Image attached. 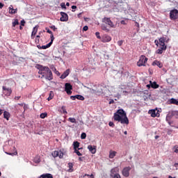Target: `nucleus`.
Listing matches in <instances>:
<instances>
[{
  "label": "nucleus",
  "mask_w": 178,
  "mask_h": 178,
  "mask_svg": "<svg viewBox=\"0 0 178 178\" xmlns=\"http://www.w3.org/2000/svg\"><path fill=\"white\" fill-rule=\"evenodd\" d=\"M161 47L159 48L160 49H161V51L163 52V51H166V45L165 44H163V45H160Z\"/></svg>",
  "instance_id": "f704fd0d"
},
{
  "label": "nucleus",
  "mask_w": 178,
  "mask_h": 178,
  "mask_svg": "<svg viewBox=\"0 0 178 178\" xmlns=\"http://www.w3.org/2000/svg\"><path fill=\"white\" fill-rule=\"evenodd\" d=\"M47 30V33H48L49 34H51V35H54V34H52V32L51 31V30H49V29H46Z\"/></svg>",
  "instance_id": "49530a36"
},
{
  "label": "nucleus",
  "mask_w": 178,
  "mask_h": 178,
  "mask_svg": "<svg viewBox=\"0 0 178 178\" xmlns=\"http://www.w3.org/2000/svg\"><path fill=\"white\" fill-rule=\"evenodd\" d=\"M48 116V113H42L40 114L41 119H45Z\"/></svg>",
  "instance_id": "7c9ffc66"
},
{
  "label": "nucleus",
  "mask_w": 178,
  "mask_h": 178,
  "mask_svg": "<svg viewBox=\"0 0 178 178\" xmlns=\"http://www.w3.org/2000/svg\"><path fill=\"white\" fill-rule=\"evenodd\" d=\"M88 90H90V91H92V92H101V90H99L98 89H91L88 87H86Z\"/></svg>",
  "instance_id": "2f4dec72"
},
{
  "label": "nucleus",
  "mask_w": 178,
  "mask_h": 178,
  "mask_svg": "<svg viewBox=\"0 0 178 178\" xmlns=\"http://www.w3.org/2000/svg\"><path fill=\"white\" fill-rule=\"evenodd\" d=\"M103 22L104 23H106V24H108L111 27H113V23L112 22V21H111V18L104 17Z\"/></svg>",
  "instance_id": "4468645a"
},
{
  "label": "nucleus",
  "mask_w": 178,
  "mask_h": 178,
  "mask_svg": "<svg viewBox=\"0 0 178 178\" xmlns=\"http://www.w3.org/2000/svg\"><path fill=\"white\" fill-rule=\"evenodd\" d=\"M79 161H83V158H82V157H79Z\"/></svg>",
  "instance_id": "052dcab7"
},
{
  "label": "nucleus",
  "mask_w": 178,
  "mask_h": 178,
  "mask_svg": "<svg viewBox=\"0 0 178 178\" xmlns=\"http://www.w3.org/2000/svg\"><path fill=\"white\" fill-rule=\"evenodd\" d=\"M66 6H70V3L69 2L66 3Z\"/></svg>",
  "instance_id": "680f3d73"
},
{
  "label": "nucleus",
  "mask_w": 178,
  "mask_h": 178,
  "mask_svg": "<svg viewBox=\"0 0 178 178\" xmlns=\"http://www.w3.org/2000/svg\"><path fill=\"white\" fill-rule=\"evenodd\" d=\"M71 99H72V101H74V99H79V101H84V97H83V95H76L74 96H71L70 97Z\"/></svg>",
  "instance_id": "ddd939ff"
},
{
  "label": "nucleus",
  "mask_w": 178,
  "mask_h": 178,
  "mask_svg": "<svg viewBox=\"0 0 178 178\" xmlns=\"http://www.w3.org/2000/svg\"><path fill=\"white\" fill-rule=\"evenodd\" d=\"M48 101H51V99H52V97L49 96L48 98H47Z\"/></svg>",
  "instance_id": "13d9d810"
},
{
  "label": "nucleus",
  "mask_w": 178,
  "mask_h": 178,
  "mask_svg": "<svg viewBox=\"0 0 178 178\" xmlns=\"http://www.w3.org/2000/svg\"><path fill=\"white\" fill-rule=\"evenodd\" d=\"M148 113L151 115L152 118H159V111L157 109L149 110Z\"/></svg>",
  "instance_id": "6e6552de"
},
{
  "label": "nucleus",
  "mask_w": 178,
  "mask_h": 178,
  "mask_svg": "<svg viewBox=\"0 0 178 178\" xmlns=\"http://www.w3.org/2000/svg\"><path fill=\"white\" fill-rule=\"evenodd\" d=\"M123 42L124 41L123 40H119L117 44L118 45H119V47H122V45H123Z\"/></svg>",
  "instance_id": "a19ab883"
},
{
  "label": "nucleus",
  "mask_w": 178,
  "mask_h": 178,
  "mask_svg": "<svg viewBox=\"0 0 178 178\" xmlns=\"http://www.w3.org/2000/svg\"><path fill=\"white\" fill-rule=\"evenodd\" d=\"M170 19L171 20H178V10L174 9L170 12Z\"/></svg>",
  "instance_id": "20e7f679"
},
{
  "label": "nucleus",
  "mask_w": 178,
  "mask_h": 178,
  "mask_svg": "<svg viewBox=\"0 0 178 178\" xmlns=\"http://www.w3.org/2000/svg\"><path fill=\"white\" fill-rule=\"evenodd\" d=\"M124 134L127 135V131H125L124 132Z\"/></svg>",
  "instance_id": "338daca9"
},
{
  "label": "nucleus",
  "mask_w": 178,
  "mask_h": 178,
  "mask_svg": "<svg viewBox=\"0 0 178 178\" xmlns=\"http://www.w3.org/2000/svg\"><path fill=\"white\" fill-rule=\"evenodd\" d=\"M102 30H104V31H106V33L109 31V29L105 25L102 26Z\"/></svg>",
  "instance_id": "473e14b6"
},
{
  "label": "nucleus",
  "mask_w": 178,
  "mask_h": 178,
  "mask_svg": "<svg viewBox=\"0 0 178 178\" xmlns=\"http://www.w3.org/2000/svg\"><path fill=\"white\" fill-rule=\"evenodd\" d=\"M101 40L102 42H111V41H112V38L108 35L105 34L102 37Z\"/></svg>",
  "instance_id": "f8f14e48"
},
{
  "label": "nucleus",
  "mask_w": 178,
  "mask_h": 178,
  "mask_svg": "<svg viewBox=\"0 0 178 178\" xmlns=\"http://www.w3.org/2000/svg\"><path fill=\"white\" fill-rule=\"evenodd\" d=\"M108 125L110 126V127H115V124H114L113 122H110L108 123Z\"/></svg>",
  "instance_id": "a18cd8bd"
},
{
  "label": "nucleus",
  "mask_w": 178,
  "mask_h": 178,
  "mask_svg": "<svg viewBox=\"0 0 178 178\" xmlns=\"http://www.w3.org/2000/svg\"><path fill=\"white\" fill-rule=\"evenodd\" d=\"M163 53V51H162V49H157L156 51V54H162Z\"/></svg>",
  "instance_id": "37998d69"
},
{
  "label": "nucleus",
  "mask_w": 178,
  "mask_h": 178,
  "mask_svg": "<svg viewBox=\"0 0 178 178\" xmlns=\"http://www.w3.org/2000/svg\"><path fill=\"white\" fill-rule=\"evenodd\" d=\"M155 138H156V140L157 138H159V136H155Z\"/></svg>",
  "instance_id": "69168bd1"
},
{
  "label": "nucleus",
  "mask_w": 178,
  "mask_h": 178,
  "mask_svg": "<svg viewBox=\"0 0 178 178\" xmlns=\"http://www.w3.org/2000/svg\"><path fill=\"white\" fill-rule=\"evenodd\" d=\"M114 120L120 122L122 124H129V118L126 115V112L123 109H119L114 113Z\"/></svg>",
  "instance_id": "f03ea898"
},
{
  "label": "nucleus",
  "mask_w": 178,
  "mask_h": 178,
  "mask_svg": "<svg viewBox=\"0 0 178 178\" xmlns=\"http://www.w3.org/2000/svg\"><path fill=\"white\" fill-rule=\"evenodd\" d=\"M37 69H38V74H41L40 79H45L47 81H51L54 79V76L52 75V71L48 67L42 66L41 65H36Z\"/></svg>",
  "instance_id": "f257e3e1"
},
{
  "label": "nucleus",
  "mask_w": 178,
  "mask_h": 178,
  "mask_svg": "<svg viewBox=\"0 0 178 178\" xmlns=\"http://www.w3.org/2000/svg\"><path fill=\"white\" fill-rule=\"evenodd\" d=\"M95 35L97 38H98L99 40H102V38H101V35H99V32H96Z\"/></svg>",
  "instance_id": "58836bf2"
},
{
  "label": "nucleus",
  "mask_w": 178,
  "mask_h": 178,
  "mask_svg": "<svg viewBox=\"0 0 178 178\" xmlns=\"http://www.w3.org/2000/svg\"><path fill=\"white\" fill-rule=\"evenodd\" d=\"M79 150V149H75L74 152H75V154H76V155H78V156H81V155H83V154L81 153H80V152Z\"/></svg>",
  "instance_id": "e433bc0d"
},
{
  "label": "nucleus",
  "mask_w": 178,
  "mask_h": 178,
  "mask_svg": "<svg viewBox=\"0 0 178 178\" xmlns=\"http://www.w3.org/2000/svg\"><path fill=\"white\" fill-rule=\"evenodd\" d=\"M72 90H73V86L69 83H65V91L68 95H72Z\"/></svg>",
  "instance_id": "0eeeda50"
},
{
  "label": "nucleus",
  "mask_w": 178,
  "mask_h": 178,
  "mask_svg": "<svg viewBox=\"0 0 178 178\" xmlns=\"http://www.w3.org/2000/svg\"><path fill=\"white\" fill-rule=\"evenodd\" d=\"M169 119H170V116L169 115H168L166 116V121L168 122V123H169V124H170V122H169Z\"/></svg>",
  "instance_id": "c03bdc74"
},
{
  "label": "nucleus",
  "mask_w": 178,
  "mask_h": 178,
  "mask_svg": "<svg viewBox=\"0 0 178 178\" xmlns=\"http://www.w3.org/2000/svg\"><path fill=\"white\" fill-rule=\"evenodd\" d=\"M168 178H176V177H172V176H169Z\"/></svg>",
  "instance_id": "774afa93"
},
{
  "label": "nucleus",
  "mask_w": 178,
  "mask_h": 178,
  "mask_svg": "<svg viewBox=\"0 0 178 178\" xmlns=\"http://www.w3.org/2000/svg\"><path fill=\"white\" fill-rule=\"evenodd\" d=\"M83 31H87L88 30V26H83Z\"/></svg>",
  "instance_id": "de8ad7c7"
},
{
  "label": "nucleus",
  "mask_w": 178,
  "mask_h": 178,
  "mask_svg": "<svg viewBox=\"0 0 178 178\" xmlns=\"http://www.w3.org/2000/svg\"><path fill=\"white\" fill-rule=\"evenodd\" d=\"M33 162H35V163H40V162H41V158L40 156H36L33 159Z\"/></svg>",
  "instance_id": "b1692460"
},
{
  "label": "nucleus",
  "mask_w": 178,
  "mask_h": 178,
  "mask_svg": "<svg viewBox=\"0 0 178 178\" xmlns=\"http://www.w3.org/2000/svg\"><path fill=\"white\" fill-rule=\"evenodd\" d=\"M51 155L54 156V158L58 156L60 159H62V158H63V155H65V153L63 152V150L60 149L59 151L53 152Z\"/></svg>",
  "instance_id": "39448f33"
},
{
  "label": "nucleus",
  "mask_w": 178,
  "mask_h": 178,
  "mask_svg": "<svg viewBox=\"0 0 178 178\" xmlns=\"http://www.w3.org/2000/svg\"><path fill=\"white\" fill-rule=\"evenodd\" d=\"M86 137H87V134L86 133L81 134V140H86Z\"/></svg>",
  "instance_id": "c9c22d12"
},
{
  "label": "nucleus",
  "mask_w": 178,
  "mask_h": 178,
  "mask_svg": "<svg viewBox=\"0 0 178 178\" xmlns=\"http://www.w3.org/2000/svg\"><path fill=\"white\" fill-rule=\"evenodd\" d=\"M15 99H20V97H15Z\"/></svg>",
  "instance_id": "e2e57ef3"
},
{
  "label": "nucleus",
  "mask_w": 178,
  "mask_h": 178,
  "mask_svg": "<svg viewBox=\"0 0 178 178\" xmlns=\"http://www.w3.org/2000/svg\"><path fill=\"white\" fill-rule=\"evenodd\" d=\"M19 24V20L17 19H15L14 22H13V27H16Z\"/></svg>",
  "instance_id": "c756f323"
},
{
  "label": "nucleus",
  "mask_w": 178,
  "mask_h": 178,
  "mask_svg": "<svg viewBox=\"0 0 178 178\" xmlns=\"http://www.w3.org/2000/svg\"><path fill=\"white\" fill-rule=\"evenodd\" d=\"M3 118H4V119L9 120V119H10V113L6 111H3Z\"/></svg>",
  "instance_id": "aec40b11"
},
{
  "label": "nucleus",
  "mask_w": 178,
  "mask_h": 178,
  "mask_svg": "<svg viewBox=\"0 0 178 178\" xmlns=\"http://www.w3.org/2000/svg\"><path fill=\"white\" fill-rule=\"evenodd\" d=\"M3 94L6 95V97H10V94H12V88H8L7 86H3Z\"/></svg>",
  "instance_id": "423d86ee"
},
{
  "label": "nucleus",
  "mask_w": 178,
  "mask_h": 178,
  "mask_svg": "<svg viewBox=\"0 0 178 178\" xmlns=\"http://www.w3.org/2000/svg\"><path fill=\"white\" fill-rule=\"evenodd\" d=\"M170 104H173L174 105H177V106H178V99L172 98V99L170 100Z\"/></svg>",
  "instance_id": "393cba45"
},
{
  "label": "nucleus",
  "mask_w": 178,
  "mask_h": 178,
  "mask_svg": "<svg viewBox=\"0 0 178 178\" xmlns=\"http://www.w3.org/2000/svg\"><path fill=\"white\" fill-rule=\"evenodd\" d=\"M51 29H52V30H54V31H55V30H56V27L55 26V25L51 26Z\"/></svg>",
  "instance_id": "8fccbe9b"
},
{
  "label": "nucleus",
  "mask_w": 178,
  "mask_h": 178,
  "mask_svg": "<svg viewBox=\"0 0 178 178\" xmlns=\"http://www.w3.org/2000/svg\"><path fill=\"white\" fill-rule=\"evenodd\" d=\"M109 104H115V100H114V99L110 100Z\"/></svg>",
  "instance_id": "864d4df0"
},
{
  "label": "nucleus",
  "mask_w": 178,
  "mask_h": 178,
  "mask_svg": "<svg viewBox=\"0 0 178 178\" xmlns=\"http://www.w3.org/2000/svg\"><path fill=\"white\" fill-rule=\"evenodd\" d=\"M174 166H175V168H176V170H177V167H178V163H175V164H174Z\"/></svg>",
  "instance_id": "603ef678"
},
{
  "label": "nucleus",
  "mask_w": 178,
  "mask_h": 178,
  "mask_svg": "<svg viewBox=\"0 0 178 178\" xmlns=\"http://www.w3.org/2000/svg\"><path fill=\"white\" fill-rule=\"evenodd\" d=\"M61 17L60 18V22H67L69 20V16L65 12L60 13Z\"/></svg>",
  "instance_id": "9b49d317"
},
{
  "label": "nucleus",
  "mask_w": 178,
  "mask_h": 178,
  "mask_svg": "<svg viewBox=\"0 0 178 178\" xmlns=\"http://www.w3.org/2000/svg\"><path fill=\"white\" fill-rule=\"evenodd\" d=\"M148 62V58L145 56H140L139 60L137 62V66L141 67V66H145V63Z\"/></svg>",
  "instance_id": "7ed1b4c3"
},
{
  "label": "nucleus",
  "mask_w": 178,
  "mask_h": 178,
  "mask_svg": "<svg viewBox=\"0 0 178 178\" xmlns=\"http://www.w3.org/2000/svg\"><path fill=\"white\" fill-rule=\"evenodd\" d=\"M70 73V70L67 69L66 71H65L62 75L60 76V79H66Z\"/></svg>",
  "instance_id": "dca6fc26"
},
{
  "label": "nucleus",
  "mask_w": 178,
  "mask_h": 178,
  "mask_svg": "<svg viewBox=\"0 0 178 178\" xmlns=\"http://www.w3.org/2000/svg\"><path fill=\"white\" fill-rule=\"evenodd\" d=\"M110 90L111 91V92H113L114 94H117V95H120L119 92H118V89L115 88L114 87H111L110 88Z\"/></svg>",
  "instance_id": "bb28decb"
},
{
  "label": "nucleus",
  "mask_w": 178,
  "mask_h": 178,
  "mask_svg": "<svg viewBox=\"0 0 178 178\" xmlns=\"http://www.w3.org/2000/svg\"><path fill=\"white\" fill-rule=\"evenodd\" d=\"M88 149H89L91 154H95V152H97V148H95V146L88 145Z\"/></svg>",
  "instance_id": "f3484780"
},
{
  "label": "nucleus",
  "mask_w": 178,
  "mask_h": 178,
  "mask_svg": "<svg viewBox=\"0 0 178 178\" xmlns=\"http://www.w3.org/2000/svg\"><path fill=\"white\" fill-rule=\"evenodd\" d=\"M130 170H131V168L126 167L122 170V175L124 177H129L130 176Z\"/></svg>",
  "instance_id": "9d476101"
},
{
  "label": "nucleus",
  "mask_w": 178,
  "mask_h": 178,
  "mask_svg": "<svg viewBox=\"0 0 178 178\" xmlns=\"http://www.w3.org/2000/svg\"><path fill=\"white\" fill-rule=\"evenodd\" d=\"M146 87H147V88H148V89L151 88V83L147 84V85L146 86Z\"/></svg>",
  "instance_id": "5fc2aeb1"
},
{
  "label": "nucleus",
  "mask_w": 178,
  "mask_h": 178,
  "mask_svg": "<svg viewBox=\"0 0 178 178\" xmlns=\"http://www.w3.org/2000/svg\"><path fill=\"white\" fill-rule=\"evenodd\" d=\"M50 38H51V41L49 42V43H48L46 45H42L40 47L41 49H47V48H49V47H51V45H52V44L54 42V40H55V38L54 37V35H51Z\"/></svg>",
  "instance_id": "1a4fd4ad"
},
{
  "label": "nucleus",
  "mask_w": 178,
  "mask_h": 178,
  "mask_svg": "<svg viewBox=\"0 0 178 178\" xmlns=\"http://www.w3.org/2000/svg\"><path fill=\"white\" fill-rule=\"evenodd\" d=\"M68 167H69V172H72L71 170H72V169H73V163H68Z\"/></svg>",
  "instance_id": "4c0bfd02"
},
{
  "label": "nucleus",
  "mask_w": 178,
  "mask_h": 178,
  "mask_svg": "<svg viewBox=\"0 0 178 178\" xmlns=\"http://www.w3.org/2000/svg\"><path fill=\"white\" fill-rule=\"evenodd\" d=\"M153 65H156V66H158L159 67H162V64L161 63V62H159V61H158V60H154V62H153Z\"/></svg>",
  "instance_id": "a878e982"
},
{
  "label": "nucleus",
  "mask_w": 178,
  "mask_h": 178,
  "mask_svg": "<svg viewBox=\"0 0 178 178\" xmlns=\"http://www.w3.org/2000/svg\"><path fill=\"white\" fill-rule=\"evenodd\" d=\"M173 116H175L177 119H178V111H174L172 113Z\"/></svg>",
  "instance_id": "ea45409f"
},
{
  "label": "nucleus",
  "mask_w": 178,
  "mask_h": 178,
  "mask_svg": "<svg viewBox=\"0 0 178 178\" xmlns=\"http://www.w3.org/2000/svg\"><path fill=\"white\" fill-rule=\"evenodd\" d=\"M38 29L37 26L34 27L32 31V35H35V34H37V31H38Z\"/></svg>",
  "instance_id": "72a5a7b5"
},
{
  "label": "nucleus",
  "mask_w": 178,
  "mask_h": 178,
  "mask_svg": "<svg viewBox=\"0 0 178 178\" xmlns=\"http://www.w3.org/2000/svg\"><path fill=\"white\" fill-rule=\"evenodd\" d=\"M115 156H116V152H115L113 150H111L109 152L110 159H113V158H115Z\"/></svg>",
  "instance_id": "4be33fe9"
},
{
  "label": "nucleus",
  "mask_w": 178,
  "mask_h": 178,
  "mask_svg": "<svg viewBox=\"0 0 178 178\" xmlns=\"http://www.w3.org/2000/svg\"><path fill=\"white\" fill-rule=\"evenodd\" d=\"M165 38H160L159 39V44H160V45H165Z\"/></svg>",
  "instance_id": "cd10ccee"
},
{
  "label": "nucleus",
  "mask_w": 178,
  "mask_h": 178,
  "mask_svg": "<svg viewBox=\"0 0 178 178\" xmlns=\"http://www.w3.org/2000/svg\"><path fill=\"white\" fill-rule=\"evenodd\" d=\"M38 178H54V176H52L51 174L46 173V174H42Z\"/></svg>",
  "instance_id": "6ab92c4d"
},
{
  "label": "nucleus",
  "mask_w": 178,
  "mask_h": 178,
  "mask_svg": "<svg viewBox=\"0 0 178 178\" xmlns=\"http://www.w3.org/2000/svg\"><path fill=\"white\" fill-rule=\"evenodd\" d=\"M86 176H90V178H94V176L92 175H86Z\"/></svg>",
  "instance_id": "bf43d9fd"
},
{
  "label": "nucleus",
  "mask_w": 178,
  "mask_h": 178,
  "mask_svg": "<svg viewBox=\"0 0 178 178\" xmlns=\"http://www.w3.org/2000/svg\"><path fill=\"white\" fill-rule=\"evenodd\" d=\"M68 121L71 123H77V122L76 121V118H69Z\"/></svg>",
  "instance_id": "c85d7f7f"
},
{
  "label": "nucleus",
  "mask_w": 178,
  "mask_h": 178,
  "mask_svg": "<svg viewBox=\"0 0 178 178\" xmlns=\"http://www.w3.org/2000/svg\"><path fill=\"white\" fill-rule=\"evenodd\" d=\"M174 152H175L176 154H177V153H178V149H176L174 151Z\"/></svg>",
  "instance_id": "0e129e2a"
},
{
  "label": "nucleus",
  "mask_w": 178,
  "mask_h": 178,
  "mask_svg": "<svg viewBox=\"0 0 178 178\" xmlns=\"http://www.w3.org/2000/svg\"><path fill=\"white\" fill-rule=\"evenodd\" d=\"M149 84H151L152 88H159V85H158V83H156L155 81L152 82V81H149Z\"/></svg>",
  "instance_id": "412c9836"
},
{
  "label": "nucleus",
  "mask_w": 178,
  "mask_h": 178,
  "mask_svg": "<svg viewBox=\"0 0 178 178\" xmlns=\"http://www.w3.org/2000/svg\"><path fill=\"white\" fill-rule=\"evenodd\" d=\"M25 23H26V22L24 20H22L21 21V26H24Z\"/></svg>",
  "instance_id": "3c124183"
},
{
  "label": "nucleus",
  "mask_w": 178,
  "mask_h": 178,
  "mask_svg": "<svg viewBox=\"0 0 178 178\" xmlns=\"http://www.w3.org/2000/svg\"><path fill=\"white\" fill-rule=\"evenodd\" d=\"M60 6L63 9H66V4L65 3H61Z\"/></svg>",
  "instance_id": "79ce46f5"
},
{
  "label": "nucleus",
  "mask_w": 178,
  "mask_h": 178,
  "mask_svg": "<svg viewBox=\"0 0 178 178\" xmlns=\"http://www.w3.org/2000/svg\"><path fill=\"white\" fill-rule=\"evenodd\" d=\"M73 145H74V150L80 149V148H79V147H80V143L75 141V142H74Z\"/></svg>",
  "instance_id": "5701e85b"
},
{
  "label": "nucleus",
  "mask_w": 178,
  "mask_h": 178,
  "mask_svg": "<svg viewBox=\"0 0 178 178\" xmlns=\"http://www.w3.org/2000/svg\"><path fill=\"white\" fill-rule=\"evenodd\" d=\"M111 177L113 178H121L120 175H119V173L118 172L115 173V169L111 170Z\"/></svg>",
  "instance_id": "a211bd4d"
},
{
  "label": "nucleus",
  "mask_w": 178,
  "mask_h": 178,
  "mask_svg": "<svg viewBox=\"0 0 178 178\" xmlns=\"http://www.w3.org/2000/svg\"><path fill=\"white\" fill-rule=\"evenodd\" d=\"M72 12H74V9H77V6H72Z\"/></svg>",
  "instance_id": "09e8293b"
},
{
  "label": "nucleus",
  "mask_w": 178,
  "mask_h": 178,
  "mask_svg": "<svg viewBox=\"0 0 178 178\" xmlns=\"http://www.w3.org/2000/svg\"><path fill=\"white\" fill-rule=\"evenodd\" d=\"M3 112H4L3 110L0 108V116L3 113Z\"/></svg>",
  "instance_id": "6e6d98bb"
},
{
  "label": "nucleus",
  "mask_w": 178,
  "mask_h": 178,
  "mask_svg": "<svg viewBox=\"0 0 178 178\" xmlns=\"http://www.w3.org/2000/svg\"><path fill=\"white\" fill-rule=\"evenodd\" d=\"M3 8V3H0V9H2Z\"/></svg>",
  "instance_id": "4d7b16f0"
},
{
  "label": "nucleus",
  "mask_w": 178,
  "mask_h": 178,
  "mask_svg": "<svg viewBox=\"0 0 178 178\" xmlns=\"http://www.w3.org/2000/svg\"><path fill=\"white\" fill-rule=\"evenodd\" d=\"M8 9H9L8 13H10V15H15V13H17V8L14 9L13 6L12 5L10 6Z\"/></svg>",
  "instance_id": "2eb2a0df"
}]
</instances>
